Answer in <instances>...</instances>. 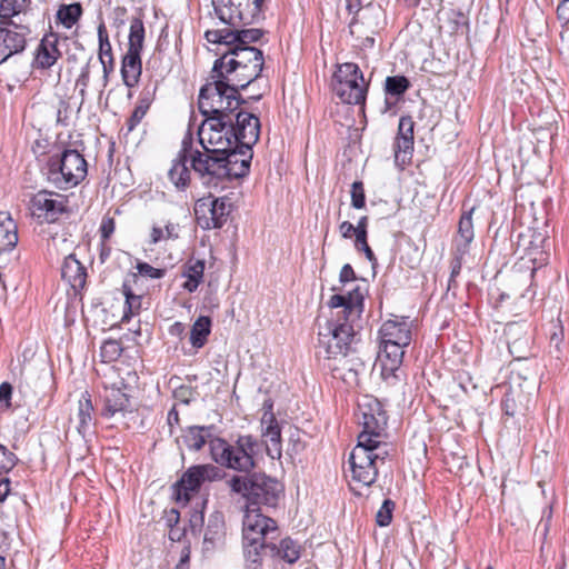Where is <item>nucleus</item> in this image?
<instances>
[{
	"mask_svg": "<svg viewBox=\"0 0 569 569\" xmlns=\"http://www.w3.org/2000/svg\"><path fill=\"white\" fill-rule=\"evenodd\" d=\"M358 443L349 455L350 486L352 490L375 483L379 469L389 457V446L383 441L387 417L377 399L365 397L358 403Z\"/></svg>",
	"mask_w": 569,
	"mask_h": 569,
	"instance_id": "nucleus-1",
	"label": "nucleus"
},
{
	"mask_svg": "<svg viewBox=\"0 0 569 569\" xmlns=\"http://www.w3.org/2000/svg\"><path fill=\"white\" fill-rule=\"evenodd\" d=\"M226 47L227 50L213 63V74L244 89L260 76L264 62L263 54L250 46Z\"/></svg>",
	"mask_w": 569,
	"mask_h": 569,
	"instance_id": "nucleus-2",
	"label": "nucleus"
},
{
	"mask_svg": "<svg viewBox=\"0 0 569 569\" xmlns=\"http://www.w3.org/2000/svg\"><path fill=\"white\" fill-rule=\"evenodd\" d=\"M212 81L207 82L199 92L198 107L204 117L224 118L233 120L240 107V86H233L224 78H216L213 70Z\"/></svg>",
	"mask_w": 569,
	"mask_h": 569,
	"instance_id": "nucleus-3",
	"label": "nucleus"
},
{
	"mask_svg": "<svg viewBox=\"0 0 569 569\" xmlns=\"http://www.w3.org/2000/svg\"><path fill=\"white\" fill-rule=\"evenodd\" d=\"M379 361L383 372H393L402 363L405 349L412 340V321L405 317L386 320L379 329Z\"/></svg>",
	"mask_w": 569,
	"mask_h": 569,
	"instance_id": "nucleus-4",
	"label": "nucleus"
},
{
	"mask_svg": "<svg viewBox=\"0 0 569 569\" xmlns=\"http://www.w3.org/2000/svg\"><path fill=\"white\" fill-rule=\"evenodd\" d=\"M259 443L252 436H240L233 445L224 439L210 440L211 458L218 465L239 472H249L256 466Z\"/></svg>",
	"mask_w": 569,
	"mask_h": 569,
	"instance_id": "nucleus-5",
	"label": "nucleus"
},
{
	"mask_svg": "<svg viewBox=\"0 0 569 569\" xmlns=\"http://www.w3.org/2000/svg\"><path fill=\"white\" fill-rule=\"evenodd\" d=\"M232 492L246 498L248 506L276 507L283 495V486L277 479L264 473L249 477L233 476L228 480Z\"/></svg>",
	"mask_w": 569,
	"mask_h": 569,
	"instance_id": "nucleus-6",
	"label": "nucleus"
},
{
	"mask_svg": "<svg viewBox=\"0 0 569 569\" xmlns=\"http://www.w3.org/2000/svg\"><path fill=\"white\" fill-rule=\"evenodd\" d=\"M319 351L328 360L336 359L342 355H349L352 351L355 341V329L352 322L340 321V319L329 320L325 327L319 329Z\"/></svg>",
	"mask_w": 569,
	"mask_h": 569,
	"instance_id": "nucleus-7",
	"label": "nucleus"
},
{
	"mask_svg": "<svg viewBox=\"0 0 569 569\" xmlns=\"http://www.w3.org/2000/svg\"><path fill=\"white\" fill-rule=\"evenodd\" d=\"M332 91L348 104H360L366 100L367 84L358 64L353 62L341 63L337 67L332 78Z\"/></svg>",
	"mask_w": 569,
	"mask_h": 569,
	"instance_id": "nucleus-8",
	"label": "nucleus"
},
{
	"mask_svg": "<svg viewBox=\"0 0 569 569\" xmlns=\"http://www.w3.org/2000/svg\"><path fill=\"white\" fill-rule=\"evenodd\" d=\"M87 176V161L77 150H64L49 163L48 179L60 189L79 184Z\"/></svg>",
	"mask_w": 569,
	"mask_h": 569,
	"instance_id": "nucleus-9",
	"label": "nucleus"
},
{
	"mask_svg": "<svg viewBox=\"0 0 569 569\" xmlns=\"http://www.w3.org/2000/svg\"><path fill=\"white\" fill-rule=\"evenodd\" d=\"M266 0H212L217 17L232 27L252 24L263 14Z\"/></svg>",
	"mask_w": 569,
	"mask_h": 569,
	"instance_id": "nucleus-10",
	"label": "nucleus"
},
{
	"mask_svg": "<svg viewBox=\"0 0 569 569\" xmlns=\"http://www.w3.org/2000/svg\"><path fill=\"white\" fill-rule=\"evenodd\" d=\"M206 117L198 130L199 142L206 151L222 154L234 147L233 120Z\"/></svg>",
	"mask_w": 569,
	"mask_h": 569,
	"instance_id": "nucleus-11",
	"label": "nucleus"
},
{
	"mask_svg": "<svg viewBox=\"0 0 569 569\" xmlns=\"http://www.w3.org/2000/svg\"><path fill=\"white\" fill-rule=\"evenodd\" d=\"M231 211L232 203L227 197L202 198L194 206L197 223L206 230L221 228L227 222Z\"/></svg>",
	"mask_w": 569,
	"mask_h": 569,
	"instance_id": "nucleus-12",
	"label": "nucleus"
},
{
	"mask_svg": "<svg viewBox=\"0 0 569 569\" xmlns=\"http://www.w3.org/2000/svg\"><path fill=\"white\" fill-rule=\"evenodd\" d=\"M278 535V526L273 519L258 509L247 507L242 523L243 541L274 543Z\"/></svg>",
	"mask_w": 569,
	"mask_h": 569,
	"instance_id": "nucleus-13",
	"label": "nucleus"
},
{
	"mask_svg": "<svg viewBox=\"0 0 569 569\" xmlns=\"http://www.w3.org/2000/svg\"><path fill=\"white\" fill-rule=\"evenodd\" d=\"M219 477L220 470L213 465L190 467L174 486L177 501L187 503L204 481H213Z\"/></svg>",
	"mask_w": 569,
	"mask_h": 569,
	"instance_id": "nucleus-14",
	"label": "nucleus"
},
{
	"mask_svg": "<svg viewBox=\"0 0 569 569\" xmlns=\"http://www.w3.org/2000/svg\"><path fill=\"white\" fill-rule=\"evenodd\" d=\"M188 152L191 168L206 183L222 180V173L226 171L223 170L221 154L204 149L203 151L192 150L191 147H188Z\"/></svg>",
	"mask_w": 569,
	"mask_h": 569,
	"instance_id": "nucleus-15",
	"label": "nucleus"
},
{
	"mask_svg": "<svg viewBox=\"0 0 569 569\" xmlns=\"http://www.w3.org/2000/svg\"><path fill=\"white\" fill-rule=\"evenodd\" d=\"M327 368L333 378L342 380L348 387H356L359 383V375L365 370V363L352 350L349 355L328 360Z\"/></svg>",
	"mask_w": 569,
	"mask_h": 569,
	"instance_id": "nucleus-16",
	"label": "nucleus"
},
{
	"mask_svg": "<svg viewBox=\"0 0 569 569\" xmlns=\"http://www.w3.org/2000/svg\"><path fill=\"white\" fill-rule=\"evenodd\" d=\"M27 31V27L14 22L0 27V64L23 51Z\"/></svg>",
	"mask_w": 569,
	"mask_h": 569,
	"instance_id": "nucleus-17",
	"label": "nucleus"
},
{
	"mask_svg": "<svg viewBox=\"0 0 569 569\" xmlns=\"http://www.w3.org/2000/svg\"><path fill=\"white\" fill-rule=\"evenodd\" d=\"M233 132L234 146L239 144L251 151L252 146L259 139L260 121L252 113L238 111L233 117Z\"/></svg>",
	"mask_w": 569,
	"mask_h": 569,
	"instance_id": "nucleus-18",
	"label": "nucleus"
},
{
	"mask_svg": "<svg viewBox=\"0 0 569 569\" xmlns=\"http://www.w3.org/2000/svg\"><path fill=\"white\" fill-rule=\"evenodd\" d=\"M547 237L545 233L535 229H528L519 234L518 250L527 256V260L533 264L542 266L547 260V253L543 250Z\"/></svg>",
	"mask_w": 569,
	"mask_h": 569,
	"instance_id": "nucleus-19",
	"label": "nucleus"
},
{
	"mask_svg": "<svg viewBox=\"0 0 569 569\" xmlns=\"http://www.w3.org/2000/svg\"><path fill=\"white\" fill-rule=\"evenodd\" d=\"M262 36L259 29H242V30H208L204 37L208 42L224 44V46H248L250 42H254Z\"/></svg>",
	"mask_w": 569,
	"mask_h": 569,
	"instance_id": "nucleus-20",
	"label": "nucleus"
},
{
	"mask_svg": "<svg viewBox=\"0 0 569 569\" xmlns=\"http://www.w3.org/2000/svg\"><path fill=\"white\" fill-rule=\"evenodd\" d=\"M33 216L53 221L64 211L63 200L60 194L40 191L31 199Z\"/></svg>",
	"mask_w": 569,
	"mask_h": 569,
	"instance_id": "nucleus-21",
	"label": "nucleus"
},
{
	"mask_svg": "<svg viewBox=\"0 0 569 569\" xmlns=\"http://www.w3.org/2000/svg\"><path fill=\"white\" fill-rule=\"evenodd\" d=\"M362 299L363 296L357 288L349 291L347 296L333 295L328 301V306L333 309L342 308V310L337 313V319H340V321L348 320L353 322L361 312Z\"/></svg>",
	"mask_w": 569,
	"mask_h": 569,
	"instance_id": "nucleus-22",
	"label": "nucleus"
},
{
	"mask_svg": "<svg viewBox=\"0 0 569 569\" xmlns=\"http://www.w3.org/2000/svg\"><path fill=\"white\" fill-rule=\"evenodd\" d=\"M261 433L264 439L267 455L271 459H280L281 450V429L271 411H266L261 418Z\"/></svg>",
	"mask_w": 569,
	"mask_h": 569,
	"instance_id": "nucleus-23",
	"label": "nucleus"
},
{
	"mask_svg": "<svg viewBox=\"0 0 569 569\" xmlns=\"http://www.w3.org/2000/svg\"><path fill=\"white\" fill-rule=\"evenodd\" d=\"M188 163H190V156L188 146L183 142L182 149L172 160L171 167L168 170V178L178 190H186L190 184L191 174Z\"/></svg>",
	"mask_w": 569,
	"mask_h": 569,
	"instance_id": "nucleus-24",
	"label": "nucleus"
},
{
	"mask_svg": "<svg viewBox=\"0 0 569 569\" xmlns=\"http://www.w3.org/2000/svg\"><path fill=\"white\" fill-rule=\"evenodd\" d=\"M129 408V397L120 388L106 389L104 407L101 412L104 418H113L118 415L124 417L126 412L130 411Z\"/></svg>",
	"mask_w": 569,
	"mask_h": 569,
	"instance_id": "nucleus-25",
	"label": "nucleus"
},
{
	"mask_svg": "<svg viewBox=\"0 0 569 569\" xmlns=\"http://www.w3.org/2000/svg\"><path fill=\"white\" fill-rule=\"evenodd\" d=\"M509 352L515 359H523L529 350L530 338L523 331V327L518 323H509L506 328Z\"/></svg>",
	"mask_w": 569,
	"mask_h": 569,
	"instance_id": "nucleus-26",
	"label": "nucleus"
},
{
	"mask_svg": "<svg viewBox=\"0 0 569 569\" xmlns=\"http://www.w3.org/2000/svg\"><path fill=\"white\" fill-rule=\"evenodd\" d=\"M98 40H99V52L98 58L102 66L103 77L102 87L104 88L108 83L110 72L113 70V57L112 47L109 40V34L104 22H100L97 28Z\"/></svg>",
	"mask_w": 569,
	"mask_h": 569,
	"instance_id": "nucleus-27",
	"label": "nucleus"
},
{
	"mask_svg": "<svg viewBox=\"0 0 569 569\" xmlns=\"http://www.w3.org/2000/svg\"><path fill=\"white\" fill-rule=\"evenodd\" d=\"M93 413L94 409L91 402V397L88 392H84L78 402V410L74 416L77 431L82 437H86L92 431V427L94 425Z\"/></svg>",
	"mask_w": 569,
	"mask_h": 569,
	"instance_id": "nucleus-28",
	"label": "nucleus"
},
{
	"mask_svg": "<svg viewBox=\"0 0 569 569\" xmlns=\"http://www.w3.org/2000/svg\"><path fill=\"white\" fill-rule=\"evenodd\" d=\"M61 56L58 49V36L54 33L47 34L38 48L36 62L42 69L52 67Z\"/></svg>",
	"mask_w": 569,
	"mask_h": 569,
	"instance_id": "nucleus-29",
	"label": "nucleus"
},
{
	"mask_svg": "<svg viewBox=\"0 0 569 569\" xmlns=\"http://www.w3.org/2000/svg\"><path fill=\"white\" fill-rule=\"evenodd\" d=\"M213 439L211 426H190L182 435L184 446L192 451H199L207 442L210 445V440Z\"/></svg>",
	"mask_w": 569,
	"mask_h": 569,
	"instance_id": "nucleus-30",
	"label": "nucleus"
},
{
	"mask_svg": "<svg viewBox=\"0 0 569 569\" xmlns=\"http://www.w3.org/2000/svg\"><path fill=\"white\" fill-rule=\"evenodd\" d=\"M141 72L142 64L140 53L127 51L122 58L121 64V77L123 83L130 89L136 87L139 82Z\"/></svg>",
	"mask_w": 569,
	"mask_h": 569,
	"instance_id": "nucleus-31",
	"label": "nucleus"
},
{
	"mask_svg": "<svg viewBox=\"0 0 569 569\" xmlns=\"http://www.w3.org/2000/svg\"><path fill=\"white\" fill-rule=\"evenodd\" d=\"M224 518L221 512H214L209 517L208 525L204 532L203 543L207 550L216 548L223 542Z\"/></svg>",
	"mask_w": 569,
	"mask_h": 569,
	"instance_id": "nucleus-32",
	"label": "nucleus"
},
{
	"mask_svg": "<svg viewBox=\"0 0 569 569\" xmlns=\"http://www.w3.org/2000/svg\"><path fill=\"white\" fill-rule=\"evenodd\" d=\"M61 276L73 289H78L84 286L87 273L80 261L70 254L64 258Z\"/></svg>",
	"mask_w": 569,
	"mask_h": 569,
	"instance_id": "nucleus-33",
	"label": "nucleus"
},
{
	"mask_svg": "<svg viewBox=\"0 0 569 569\" xmlns=\"http://www.w3.org/2000/svg\"><path fill=\"white\" fill-rule=\"evenodd\" d=\"M415 122L410 116H403L399 120L398 137L396 140V159L399 153L410 152L413 149Z\"/></svg>",
	"mask_w": 569,
	"mask_h": 569,
	"instance_id": "nucleus-34",
	"label": "nucleus"
},
{
	"mask_svg": "<svg viewBox=\"0 0 569 569\" xmlns=\"http://www.w3.org/2000/svg\"><path fill=\"white\" fill-rule=\"evenodd\" d=\"M472 211L473 209H471L469 212H465L459 220L458 236L455 242L457 251L460 256H463L466 252H468L469 246L475 237Z\"/></svg>",
	"mask_w": 569,
	"mask_h": 569,
	"instance_id": "nucleus-35",
	"label": "nucleus"
},
{
	"mask_svg": "<svg viewBox=\"0 0 569 569\" xmlns=\"http://www.w3.org/2000/svg\"><path fill=\"white\" fill-rule=\"evenodd\" d=\"M276 550L274 543L243 541L246 569H262V552Z\"/></svg>",
	"mask_w": 569,
	"mask_h": 569,
	"instance_id": "nucleus-36",
	"label": "nucleus"
},
{
	"mask_svg": "<svg viewBox=\"0 0 569 569\" xmlns=\"http://www.w3.org/2000/svg\"><path fill=\"white\" fill-rule=\"evenodd\" d=\"M17 242V223L7 212H0V253L12 249Z\"/></svg>",
	"mask_w": 569,
	"mask_h": 569,
	"instance_id": "nucleus-37",
	"label": "nucleus"
},
{
	"mask_svg": "<svg viewBox=\"0 0 569 569\" xmlns=\"http://www.w3.org/2000/svg\"><path fill=\"white\" fill-rule=\"evenodd\" d=\"M204 273V261L203 260H190L186 263L182 277L186 281L182 283V288L188 292H194L199 284L203 280Z\"/></svg>",
	"mask_w": 569,
	"mask_h": 569,
	"instance_id": "nucleus-38",
	"label": "nucleus"
},
{
	"mask_svg": "<svg viewBox=\"0 0 569 569\" xmlns=\"http://www.w3.org/2000/svg\"><path fill=\"white\" fill-rule=\"evenodd\" d=\"M211 332V319L206 316H200L192 325L190 331V343L193 348H202Z\"/></svg>",
	"mask_w": 569,
	"mask_h": 569,
	"instance_id": "nucleus-39",
	"label": "nucleus"
},
{
	"mask_svg": "<svg viewBox=\"0 0 569 569\" xmlns=\"http://www.w3.org/2000/svg\"><path fill=\"white\" fill-rule=\"evenodd\" d=\"M122 293L126 297V308L122 317V321H129V319L138 315L142 306V295H138L133 291L130 280H126L122 284Z\"/></svg>",
	"mask_w": 569,
	"mask_h": 569,
	"instance_id": "nucleus-40",
	"label": "nucleus"
},
{
	"mask_svg": "<svg viewBox=\"0 0 569 569\" xmlns=\"http://www.w3.org/2000/svg\"><path fill=\"white\" fill-rule=\"evenodd\" d=\"M144 41V26L140 18L134 17L130 21L128 52L140 53Z\"/></svg>",
	"mask_w": 569,
	"mask_h": 569,
	"instance_id": "nucleus-41",
	"label": "nucleus"
},
{
	"mask_svg": "<svg viewBox=\"0 0 569 569\" xmlns=\"http://www.w3.org/2000/svg\"><path fill=\"white\" fill-rule=\"evenodd\" d=\"M81 14L82 8L80 3L62 4L57 11V20L63 27L70 29L78 22Z\"/></svg>",
	"mask_w": 569,
	"mask_h": 569,
	"instance_id": "nucleus-42",
	"label": "nucleus"
},
{
	"mask_svg": "<svg viewBox=\"0 0 569 569\" xmlns=\"http://www.w3.org/2000/svg\"><path fill=\"white\" fill-rule=\"evenodd\" d=\"M300 546L290 538H284L280 541L279 547L271 552L272 556H278L288 563H293L300 558Z\"/></svg>",
	"mask_w": 569,
	"mask_h": 569,
	"instance_id": "nucleus-43",
	"label": "nucleus"
},
{
	"mask_svg": "<svg viewBox=\"0 0 569 569\" xmlns=\"http://www.w3.org/2000/svg\"><path fill=\"white\" fill-rule=\"evenodd\" d=\"M252 158L251 151L244 150V159H240L237 164H223L222 179H232L244 177L249 172L250 161Z\"/></svg>",
	"mask_w": 569,
	"mask_h": 569,
	"instance_id": "nucleus-44",
	"label": "nucleus"
},
{
	"mask_svg": "<svg viewBox=\"0 0 569 569\" xmlns=\"http://www.w3.org/2000/svg\"><path fill=\"white\" fill-rule=\"evenodd\" d=\"M346 10L349 16H351V19L349 21V31L351 36L359 34L358 30V23L360 20H363L365 13L369 11V9H366L365 12L360 16L362 11V3L361 0H346Z\"/></svg>",
	"mask_w": 569,
	"mask_h": 569,
	"instance_id": "nucleus-45",
	"label": "nucleus"
},
{
	"mask_svg": "<svg viewBox=\"0 0 569 569\" xmlns=\"http://www.w3.org/2000/svg\"><path fill=\"white\" fill-rule=\"evenodd\" d=\"M30 0H0V18L9 20L22 12Z\"/></svg>",
	"mask_w": 569,
	"mask_h": 569,
	"instance_id": "nucleus-46",
	"label": "nucleus"
},
{
	"mask_svg": "<svg viewBox=\"0 0 569 569\" xmlns=\"http://www.w3.org/2000/svg\"><path fill=\"white\" fill-rule=\"evenodd\" d=\"M410 87V81L405 76H392L386 79V92L390 96H402Z\"/></svg>",
	"mask_w": 569,
	"mask_h": 569,
	"instance_id": "nucleus-47",
	"label": "nucleus"
},
{
	"mask_svg": "<svg viewBox=\"0 0 569 569\" xmlns=\"http://www.w3.org/2000/svg\"><path fill=\"white\" fill-rule=\"evenodd\" d=\"M136 268L138 273H133L131 276V280L134 283L139 281L140 276L151 279H161L166 274V269L154 268L147 262H138Z\"/></svg>",
	"mask_w": 569,
	"mask_h": 569,
	"instance_id": "nucleus-48",
	"label": "nucleus"
},
{
	"mask_svg": "<svg viewBox=\"0 0 569 569\" xmlns=\"http://www.w3.org/2000/svg\"><path fill=\"white\" fill-rule=\"evenodd\" d=\"M91 61H92V59L90 58L87 61V63L81 68V72L76 80V88L79 90V94H80L82 101L86 99L87 88H88L89 81H90Z\"/></svg>",
	"mask_w": 569,
	"mask_h": 569,
	"instance_id": "nucleus-49",
	"label": "nucleus"
},
{
	"mask_svg": "<svg viewBox=\"0 0 569 569\" xmlns=\"http://www.w3.org/2000/svg\"><path fill=\"white\" fill-rule=\"evenodd\" d=\"M17 465V457L13 452L0 445V477L8 473Z\"/></svg>",
	"mask_w": 569,
	"mask_h": 569,
	"instance_id": "nucleus-50",
	"label": "nucleus"
},
{
	"mask_svg": "<svg viewBox=\"0 0 569 569\" xmlns=\"http://www.w3.org/2000/svg\"><path fill=\"white\" fill-rule=\"evenodd\" d=\"M122 348L116 340H108L101 346V357L104 361H113L121 355Z\"/></svg>",
	"mask_w": 569,
	"mask_h": 569,
	"instance_id": "nucleus-51",
	"label": "nucleus"
},
{
	"mask_svg": "<svg viewBox=\"0 0 569 569\" xmlns=\"http://www.w3.org/2000/svg\"><path fill=\"white\" fill-rule=\"evenodd\" d=\"M393 509L395 502L390 499H386L376 516L377 523L380 527H386L391 522Z\"/></svg>",
	"mask_w": 569,
	"mask_h": 569,
	"instance_id": "nucleus-52",
	"label": "nucleus"
},
{
	"mask_svg": "<svg viewBox=\"0 0 569 569\" xmlns=\"http://www.w3.org/2000/svg\"><path fill=\"white\" fill-rule=\"evenodd\" d=\"M351 206L355 209H362L366 206V193L361 181H355L351 186Z\"/></svg>",
	"mask_w": 569,
	"mask_h": 569,
	"instance_id": "nucleus-53",
	"label": "nucleus"
},
{
	"mask_svg": "<svg viewBox=\"0 0 569 569\" xmlns=\"http://www.w3.org/2000/svg\"><path fill=\"white\" fill-rule=\"evenodd\" d=\"M157 89V82H149L144 84L139 94L137 103L150 108L156 98Z\"/></svg>",
	"mask_w": 569,
	"mask_h": 569,
	"instance_id": "nucleus-54",
	"label": "nucleus"
},
{
	"mask_svg": "<svg viewBox=\"0 0 569 569\" xmlns=\"http://www.w3.org/2000/svg\"><path fill=\"white\" fill-rule=\"evenodd\" d=\"M244 150L246 148L242 146H234L230 149V151L223 152L221 154L222 164H237L240 159H244Z\"/></svg>",
	"mask_w": 569,
	"mask_h": 569,
	"instance_id": "nucleus-55",
	"label": "nucleus"
},
{
	"mask_svg": "<svg viewBox=\"0 0 569 569\" xmlns=\"http://www.w3.org/2000/svg\"><path fill=\"white\" fill-rule=\"evenodd\" d=\"M149 109L150 108H148V107H144V106H141V104H138V103L136 104L131 116L127 120L128 132H131V131H133L137 128V126L144 118V116L147 114Z\"/></svg>",
	"mask_w": 569,
	"mask_h": 569,
	"instance_id": "nucleus-56",
	"label": "nucleus"
},
{
	"mask_svg": "<svg viewBox=\"0 0 569 569\" xmlns=\"http://www.w3.org/2000/svg\"><path fill=\"white\" fill-rule=\"evenodd\" d=\"M303 448L305 443L301 441L300 431L295 429L289 438L288 452L290 455H298L303 450Z\"/></svg>",
	"mask_w": 569,
	"mask_h": 569,
	"instance_id": "nucleus-57",
	"label": "nucleus"
},
{
	"mask_svg": "<svg viewBox=\"0 0 569 569\" xmlns=\"http://www.w3.org/2000/svg\"><path fill=\"white\" fill-rule=\"evenodd\" d=\"M12 395V387L8 382L0 385V408L8 409L10 407V399Z\"/></svg>",
	"mask_w": 569,
	"mask_h": 569,
	"instance_id": "nucleus-58",
	"label": "nucleus"
},
{
	"mask_svg": "<svg viewBox=\"0 0 569 569\" xmlns=\"http://www.w3.org/2000/svg\"><path fill=\"white\" fill-rule=\"evenodd\" d=\"M116 223L113 218L104 217L100 226V232L103 240H107L114 232Z\"/></svg>",
	"mask_w": 569,
	"mask_h": 569,
	"instance_id": "nucleus-59",
	"label": "nucleus"
},
{
	"mask_svg": "<svg viewBox=\"0 0 569 569\" xmlns=\"http://www.w3.org/2000/svg\"><path fill=\"white\" fill-rule=\"evenodd\" d=\"M339 232L343 239H350L356 234L357 229L350 221H342L339 224Z\"/></svg>",
	"mask_w": 569,
	"mask_h": 569,
	"instance_id": "nucleus-60",
	"label": "nucleus"
},
{
	"mask_svg": "<svg viewBox=\"0 0 569 569\" xmlns=\"http://www.w3.org/2000/svg\"><path fill=\"white\" fill-rule=\"evenodd\" d=\"M339 278H340V282H342V283L353 281L356 279V273L353 271V268L349 263L345 264L341 268Z\"/></svg>",
	"mask_w": 569,
	"mask_h": 569,
	"instance_id": "nucleus-61",
	"label": "nucleus"
},
{
	"mask_svg": "<svg viewBox=\"0 0 569 569\" xmlns=\"http://www.w3.org/2000/svg\"><path fill=\"white\" fill-rule=\"evenodd\" d=\"M559 20L569 22V0H561L557 8Z\"/></svg>",
	"mask_w": 569,
	"mask_h": 569,
	"instance_id": "nucleus-62",
	"label": "nucleus"
},
{
	"mask_svg": "<svg viewBox=\"0 0 569 569\" xmlns=\"http://www.w3.org/2000/svg\"><path fill=\"white\" fill-rule=\"evenodd\" d=\"M555 328L557 330H555L551 335H550V343L551 346H553L557 350L560 349V346L562 343V340H563V329L561 326L559 327H556Z\"/></svg>",
	"mask_w": 569,
	"mask_h": 569,
	"instance_id": "nucleus-63",
	"label": "nucleus"
},
{
	"mask_svg": "<svg viewBox=\"0 0 569 569\" xmlns=\"http://www.w3.org/2000/svg\"><path fill=\"white\" fill-rule=\"evenodd\" d=\"M186 327L182 322L176 321L169 327V335L182 339L184 336Z\"/></svg>",
	"mask_w": 569,
	"mask_h": 569,
	"instance_id": "nucleus-64",
	"label": "nucleus"
}]
</instances>
